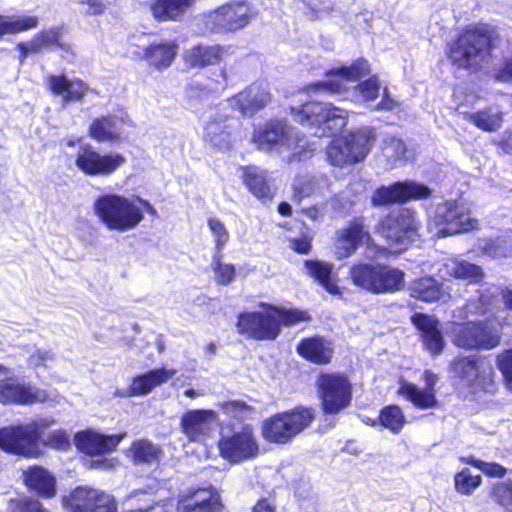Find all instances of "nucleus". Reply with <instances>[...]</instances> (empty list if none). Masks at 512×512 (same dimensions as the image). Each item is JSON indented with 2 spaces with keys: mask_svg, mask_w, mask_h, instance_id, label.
Returning a JSON list of instances; mask_svg holds the SVG:
<instances>
[{
  "mask_svg": "<svg viewBox=\"0 0 512 512\" xmlns=\"http://www.w3.org/2000/svg\"><path fill=\"white\" fill-rule=\"evenodd\" d=\"M499 39L497 30L489 24L467 27L450 45L449 59L460 68L478 67Z\"/></svg>",
  "mask_w": 512,
  "mask_h": 512,
  "instance_id": "1",
  "label": "nucleus"
},
{
  "mask_svg": "<svg viewBox=\"0 0 512 512\" xmlns=\"http://www.w3.org/2000/svg\"><path fill=\"white\" fill-rule=\"evenodd\" d=\"M94 213L109 231L118 233L134 230L144 219L139 200L115 193L99 196L94 202Z\"/></svg>",
  "mask_w": 512,
  "mask_h": 512,
  "instance_id": "2",
  "label": "nucleus"
},
{
  "mask_svg": "<svg viewBox=\"0 0 512 512\" xmlns=\"http://www.w3.org/2000/svg\"><path fill=\"white\" fill-rule=\"evenodd\" d=\"M54 423L55 419L44 417L25 424L4 426L0 428V449L12 455L39 458L43 455L42 433Z\"/></svg>",
  "mask_w": 512,
  "mask_h": 512,
  "instance_id": "3",
  "label": "nucleus"
},
{
  "mask_svg": "<svg viewBox=\"0 0 512 512\" xmlns=\"http://www.w3.org/2000/svg\"><path fill=\"white\" fill-rule=\"evenodd\" d=\"M294 120L304 127L315 128L314 135L324 137L340 132L347 123L348 113L331 103L310 102L300 109L291 108Z\"/></svg>",
  "mask_w": 512,
  "mask_h": 512,
  "instance_id": "4",
  "label": "nucleus"
},
{
  "mask_svg": "<svg viewBox=\"0 0 512 512\" xmlns=\"http://www.w3.org/2000/svg\"><path fill=\"white\" fill-rule=\"evenodd\" d=\"M420 222L416 212L400 208L389 213L381 222L379 232L393 253L405 250L418 237Z\"/></svg>",
  "mask_w": 512,
  "mask_h": 512,
  "instance_id": "5",
  "label": "nucleus"
},
{
  "mask_svg": "<svg viewBox=\"0 0 512 512\" xmlns=\"http://www.w3.org/2000/svg\"><path fill=\"white\" fill-rule=\"evenodd\" d=\"M254 141L258 147L265 151L277 150L278 152L292 151L288 157L291 162L295 159L302 160L308 157L304 150L303 139H300L292 127L283 121H271L254 133Z\"/></svg>",
  "mask_w": 512,
  "mask_h": 512,
  "instance_id": "6",
  "label": "nucleus"
},
{
  "mask_svg": "<svg viewBox=\"0 0 512 512\" xmlns=\"http://www.w3.org/2000/svg\"><path fill=\"white\" fill-rule=\"evenodd\" d=\"M314 418V411L304 407L278 413L264 421L262 427L263 437L273 443H288L305 430Z\"/></svg>",
  "mask_w": 512,
  "mask_h": 512,
  "instance_id": "7",
  "label": "nucleus"
},
{
  "mask_svg": "<svg viewBox=\"0 0 512 512\" xmlns=\"http://www.w3.org/2000/svg\"><path fill=\"white\" fill-rule=\"evenodd\" d=\"M374 140L375 134L370 128L334 139L326 148L327 160L331 165L338 167L360 162L369 153Z\"/></svg>",
  "mask_w": 512,
  "mask_h": 512,
  "instance_id": "8",
  "label": "nucleus"
},
{
  "mask_svg": "<svg viewBox=\"0 0 512 512\" xmlns=\"http://www.w3.org/2000/svg\"><path fill=\"white\" fill-rule=\"evenodd\" d=\"M254 17L246 1H231L204 15L206 27L212 32L236 31L245 27Z\"/></svg>",
  "mask_w": 512,
  "mask_h": 512,
  "instance_id": "9",
  "label": "nucleus"
},
{
  "mask_svg": "<svg viewBox=\"0 0 512 512\" xmlns=\"http://www.w3.org/2000/svg\"><path fill=\"white\" fill-rule=\"evenodd\" d=\"M317 386L325 414H337L350 405L352 386L344 375L322 374L317 380Z\"/></svg>",
  "mask_w": 512,
  "mask_h": 512,
  "instance_id": "10",
  "label": "nucleus"
},
{
  "mask_svg": "<svg viewBox=\"0 0 512 512\" xmlns=\"http://www.w3.org/2000/svg\"><path fill=\"white\" fill-rule=\"evenodd\" d=\"M218 448L221 456L232 463L254 458L259 452V446L250 425H243L240 429L230 432L223 431Z\"/></svg>",
  "mask_w": 512,
  "mask_h": 512,
  "instance_id": "11",
  "label": "nucleus"
},
{
  "mask_svg": "<svg viewBox=\"0 0 512 512\" xmlns=\"http://www.w3.org/2000/svg\"><path fill=\"white\" fill-rule=\"evenodd\" d=\"M433 221L443 225L439 230L443 236L470 232L479 229V221L471 215L468 207L457 201H445L437 205Z\"/></svg>",
  "mask_w": 512,
  "mask_h": 512,
  "instance_id": "12",
  "label": "nucleus"
},
{
  "mask_svg": "<svg viewBox=\"0 0 512 512\" xmlns=\"http://www.w3.org/2000/svg\"><path fill=\"white\" fill-rule=\"evenodd\" d=\"M454 373L475 390L493 392V368L482 358L459 357L452 364Z\"/></svg>",
  "mask_w": 512,
  "mask_h": 512,
  "instance_id": "13",
  "label": "nucleus"
},
{
  "mask_svg": "<svg viewBox=\"0 0 512 512\" xmlns=\"http://www.w3.org/2000/svg\"><path fill=\"white\" fill-rule=\"evenodd\" d=\"M68 512H116L114 498L103 491L90 487H77L63 498Z\"/></svg>",
  "mask_w": 512,
  "mask_h": 512,
  "instance_id": "14",
  "label": "nucleus"
},
{
  "mask_svg": "<svg viewBox=\"0 0 512 512\" xmlns=\"http://www.w3.org/2000/svg\"><path fill=\"white\" fill-rule=\"evenodd\" d=\"M124 156L118 153L100 154L91 145L84 144L79 148L75 164L84 174L89 176H108L125 163Z\"/></svg>",
  "mask_w": 512,
  "mask_h": 512,
  "instance_id": "15",
  "label": "nucleus"
},
{
  "mask_svg": "<svg viewBox=\"0 0 512 512\" xmlns=\"http://www.w3.org/2000/svg\"><path fill=\"white\" fill-rule=\"evenodd\" d=\"M499 341L498 331L484 323L469 322L453 330V343L464 349H492Z\"/></svg>",
  "mask_w": 512,
  "mask_h": 512,
  "instance_id": "16",
  "label": "nucleus"
},
{
  "mask_svg": "<svg viewBox=\"0 0 512 512\" xmlns=\"http://www.w3.org/2000/svg\"><path fill=\"white\" fill-rule=\"evenodd\" d=\"M369 73L368 62L364 59H359L349 67L331 70L326 75L327 80L309 85L308 91L337 93L341 90H347L350 83L361 81L363 78L367 77Z\"/></svg>",
  "mask_w": 512,
  "mask_h": 512,
  "instance_id": "17",
  "label": "nucleus"
},
{
  "mask_svg": "<svg viewBox=\"0 0 512 512\" xmlns=\"http://www.w3.org/2000/svg\"><path fill=\"white\" fill-rule=\"evenodd\" d=\"M431 189L414 181L396 182L388 186L378 188L372 202L375 206L388 205L408 200L427 199L431 196Z\"/></svg>",
  "mask_w": 512,
  "mask_h": 512,
  "instance_id": "18",
  "label": "nucleus"
},
{
  "mask_svg": "<svg viewBox=\"0 0 512 512\" xmlns=\"http://www.w3.org/2000/svg\"><path fill=\"white\" fill-rule=\"evenodd\" d=\"M48 396L45 390L29 382H20L16 377L0 380V403L16 405H32L43 403Z\"/></svg>",
  "mask_w": 512,
  "mask_h": 512,
  "instance_id": "19",
  "label": "nucleus"
},
{
  "mask_svg": "<svg viewBox=\"0 0 512 512\" xmlns=\"http://www.w3.org/2000/svg\"><path fill=\"white\" fill-rule=\"evenodd\" d=\"M238 331L257 340H273L278 336V322L273 307L265 312L243 313L238 318Z\"/></svg>",
  "mask_w": 512,
  "mask_h": 512,
  "instance_id": "20",
  "label": "nucleus"
},
{
  "mask_svg": "<svg viewBox=\"0 0 512 512\" xmlns=\"http://www.w3.org/2000/svg\"><path fill=\"white\" fill-rule=\"evenodd\" d=\"M270 100L271 95L266 88L253 84L222 102L221 109H230L243 116H252L267 106Z\"/></svg>",
  "mask_w": 512,
  "mask_h": 512,
  "instance_id": "21",
  "label": "nucleus"
},
{
  "mask_svg": "<svg viewBox=\"0 0 512 512\" xmlns=\"http://www.w3.org/2000/svg\"><path fill=\"white\" fill-rule=\"evenodd\" d=\"M218 492L209 488H188L179 495L178 512H221Z\"/></svg>",
  "mask_w": 512,
  "mask_h": 512,
  "instance_id": "22",
  "label": "nucleus"
},
{
  "mask_svg": "<svg viewBox=\"0 0 512 512\" xmlns=\"http://www.w3.org/2000/svg\"><path fill=\"white\" fill-rule=\"evenodd\" d=\"M370 234L363 220L357 219L338 230L335 237V255L339 260L352 256L359 246L368 242Z\"/></svg>",
  "mask_w": 512,
  "mask_h": 512,
  "instance_id": "23",
  "label": "nucleus"
},
{
  "mask_svg": "<svg viewBox=\"0 0 512 512\" xmlns=\"http://www.w3.org/2000/svg\"><path fill=\"white\" fill-rule=\"evenodd\" d=\"M218 417L213 410H188L180 419L182 433L194 442H200L212 431Z\"/></svg>",
  "mask_w": 512,
  "mask_h": 512,
  "instance_id": "24",
  "label": "nucleus"
},
{
  "mask_svg": "<svg viewBox=\"0 0 512 512\" xmlns=\"http://www.w3.org/2000/svg\"><path fill=\"white\" fill-rule=\"evenodd\" d=\"M228 111L231 110L221 109L220 103L205 125V140L220 149L229 148L232 142L234 126L231 123L232 118L227 113Z\"/></svg>",
  "mask_w": 512,
  "mask_h": 512,
  "instance_id": "25",
  "label": "nucleus"
},
{
  "mask_svg": "<svg viewBox=\"0 0 512 512\" xmlns=\"http://www.w3.org/2000/svg\"><path fill=\"white\" fill-rule=\"evenodd\" d=\"M126 432L106 436L93 430L77 433L74 438L76 447L83 453L94 455L113 451L120 441L126 437Z\"/></svg>",
  "mask_w": 512,
  "mask_h": 512,
  "instance_id": "26",
  "label": "nucleus"
},
{
  "mask_svg": "<svg viewBox=\"0 0 512 512\" xmlns=\"http://www.w3.org/2000/svg\"><path fill=\"white\" fill-rule=\"evenodd\" d=\"M425 387L420 388L415 384L403 382L399 393L421 409L433 408L437 405L434 386L438 380L436 374L429 370L424 372Z\"/></svg>",
  "mask_w": 512,
  "mask_h": 512,
  "instance_id": "27",
  "label": "nucleus"
},
{
  "mask_svg": "<svg viewBox=\"0 0 512 512\" xmlns=\"http://www.w3.org/2000/svg\"><path fill=\"white\" fill-rule=\"evenodd\" d=\"M438 272L441 278H454L468 284H480L485 278L481 266L460 258L445 259Z\"/></svg>",
  "mask_w": 512,
  "mask_h": 512,
  "instance_id": "28",
  "label": "nucleus"
},
{
  "mask_svg": "<svg viewBox=\"0 0 512 512\" xmlns=\"http://www.w3.org/2000/svg\"><path fill=\"white\" fill-rule=\"evenodd\" d=\"M411 320L421 331L425 348L433 355L440 354L445 346V342L439 329V321L434 316L422 313L414 314Z\"/></svg>",
  "mask_w": 512,
  "mask_h": 512,
  "instance_id": "29",
  "label": "nucleus"
},
{
  "mask_svg": "<svg viewBox=\"0 0 512 512\" xmlns=\"http://www.w3.org/2000/svg\"><path fill=\"white\" fill-rule=\"evenodd\" d=\"M225 54L219 45H195L183 52V60L190 68H205L218 64Z\"/></svg>",
  "mask_w": 512,
  "mask_h": 512,
  "instance_id": "30",
  "label": "nucleus"
},
{
  "mask_svg": "<svg viewBox=\"0 0 512 512\" xmlns=\"http://www.w3.org/2000/svg\"><path fill=\"white\" fill-rule=\"evenodd\" d=\"M297 352L306 360L323 365L331 361L333 346L323 337L315 336L303 339L297 346Z\"/></svg>",
  "mask_w": 512,
  "mask_h": 512,
  "instance_id": "31",
  "label": "nucleus"
},
{
  "mask_svg": "<svg viewBox=\"0 0 512 512\" xmlns=\"http://www.w3.org/2000/svg\"><path fill=\"white\" fill-rule=\"evenodd\" d=\"M48 85L51 91L62 97L64 104L80 101L88 92V86L81 80H70L66 76H50Z\"/></svg>",
  "mask_w": 512,
  "mask_h": 512,
  "instance_id": "32",
  "label": "nucleus"
},
{
  "mask_svg": "<svg viewBox=\"0 0 512 512\" xmlns=\"http://www.w3.org/2000/svg\"><path fill=\"white\" fill-rule=\"evenodd\" d=\"M176 374L175 369L160 368L135 377L129 388V396H142L155 387L168 382Z\"/></svg>",
  "mask_w": 512,
  "mask_h": 512,
  "instance_id": "33",
  "label": "nucleus"
},
{
  "mask_svg": "<svg viewBox=\"0 0 512 512\" xmlns=\"http://www.w3.org/2000/svg\"><path fill=\"white\" fill-rule=\"evenodd\" d=\"M404 272L387 265L376 264L373 294H389L403 289Z\"/></svg>",
  "mask_w": 512,
  "mask_h": 512,
  "instance_id": "34",
  "label": "nucleus"
},
{
  "mask_svg": "<svg viewBox=\"0 0 512 512\" xmlns=\"http://www.w3.org/2000/svg\"><path fill=\"white\" fill-rule=\"evenodd\" d=\"M124 121L116 116L95 119L89 128V135L97 142H114L120 138Z\"/></svg>",
  "mask_w": 512,
  "mask_h": 512,
  "instance_id": "35",
  "label": "nucleus"
},
{
  "mask_svg": "<svg viewBox=\"0 0 512 512\" xmlns=\"http://www.w3.org/2000/svg\"><path fill=\"white\" fill-rule=\"evenodd\" d=\"M409 291L411 297L424 302L446 301L450 297L443 290L442 284L432 277L414 280L409 287Z\"/></svg>",
  "mask_w": 512,
  "mask_h": 512,
  "instance_id": "36",
  "label": "nucleus"
},
{
  "mask_svg": "<svg viewBox=\"0 0 512 512\" xmlns=\"http://www.w3.org/2000/svg\"><path fill=\"white\" fill-rule=\"evenodd\" d=\"M25 484L40 496L50 498L55 495V478L41 466L29 467L24 472Z\"/></svg>",
  "mask_w": 512,
  "mask_h": 512,
  "instance_id": "37",
  "label": "nucleus"
},
{
  "mask_svg": "<svg viewBox=\"0 0 512 512\" xmlns=\"http://www.w3.org/2000/svg\"><path fill=\"white\" fill-rule=\"evenodd\" d=\"M127 456L134 464H155L163 456V450L148 439H139L127 450Z\"/></svg>",
  "mask_w": 512,
  "mask_h": 512,
  "instance_id": "38",
  "label": "nucleus"
},
{
  "mask_svg": "<svg viewBox=\"0 0 512 512\" xmlns=\"http://www.w3.org/2000/svg\"><path fill=\"white\" fill-rule=\"evenodd\" d=\"M177 52L178 44L175 41H168L150 45L145 51V56L151 66L161 70L172 64Z\"/></svg>",
  "mask_w": 512,
  "mask_h": 512,
  "instance_id": "39",
  "label": "nucleus"
},
{
  "mask_svg": "<svg viewBox=\"0 0 512 512\" xmlns=\"http://www.w3.org/2000/svg\"><path fill=\"white\" fill-rule=\"evenodd\" d=\"M464 118L485 132H495L501 128L503 123V113L497 107L467 112L464 113Z\"/></svg>",
  "mask_w": 512,
  "mask_h": 512,
  "instance_id": "40",
  "label": "nucleus"
},
{
  "mask_svg": "<svg viewBox=\"0 0 512 512\" xmlns=\"http://www.w3.org/2000/svg\"><path fill=\"white\" fill-rule=\"evenodd\" d=\"M304 267L307 275L314 278L328 293L333 295L341 294L338 285L330 279L333 269L332 264L318 260H306Z\"/></svg>",
  "mask_w": 512,
  "mask_h": 512,
  "instance_id": "41",
  "label": "nucleus"
},
{
  "mask_svg": "<svg viewBox=\"0 0 512 512\" xmlns=\"http://www.w3.org/2000/svg\"><path fill=\"white\" fill-rule=\"evenodd\" d=\"M194 0H156L151 5L153 16L159 21L178 20Z\"/></svg>",
  "mask_w": 512,
  "mask_h": 512,
  "instance_id": "42",
  "label": "nucleus"
},
{
  "mask_svg": "<svg viewBox=\"0 0 512 512\" xmlns=\"http://www.w3.org/2000/svg\"><path fill=\"white\" fill-rule=\"evenodd\" d=\"M243 178L246 186L257 198L270 197L271 188L266 171L255 166L247 167Z\"/></svg>",
  "mask_w": 512,
  "mask_h": 512,
  "instance_id": "43",
  "label": "nucleus"
},
{
  "mask_svg": "<svg viewBox=\"0 0 512 512\" xmlns=\"http://www.w3.org/2000/svg\"><path fill=\"white\" fill-rule=\"evenodd\" d=\"M38 18L31 15H0V37L35 28Z\"/></svg>",
  "mask_w": 512,
  "mask_h": 512,
  "instance_id": "44",
  "label": "nucleus"
},
{
  "mask_svg": "<svg viewBox=\"0 0 512 512\" xmlns=\"http://www.w3.org/2000/svg\"><path fill=\"white\" fill-rule=\"evenodd\" d=\"M376 264L356 263L348 272L354 286L373 294Z\"/></svg>",
  "mask_w": 512,
  "mask_h": 512,
  "instance_id": "45",
  "label": "nucleus"
},
{
  "mask_svg": "<svg viewBox=\"0 0 512 512\" xmlns=\"http://www.w3.org/2000/svg\"><path fill=\"white\" fill-rule=\"evenodd\" d=\"M477 248L492 258H506L512 255V237L501 236L494 239H479Z\"/></svg>",
  "mask_w": 512,
  "mask_h": 512,
  "instance_id": "46",
  "label": "nucleus"
},
{
  "mask_svg": "<svg viewBox=\"0 0 512 512\" xmlns=\"http://www.w3.org/2000/svg\"><path fill=\"white\" fill-rule=\"evenodd\" d=\"M382 154L386 158L387 164L391 166H396L398 162L409 160L413 156L406 144L396 137L385 138Z\"/></svg>",
  "mask_w": 512,
  "mask_h": 512,
  "instance_id": "47",
  "label": "nucleus"
},
{
  "mask_svg": "<svg viewBox=\"0 0 512 512\" xmlns=\"http://www.w3.org/2000/svg\"><path fill=\"white\" fill-rule=\"evenodd\" d=\"M156 503L152 493L147 491H134L124 501L126 512H149Z\"/></svg>",
  "mask_w": 512,
  "mask_h": 512,
  "instance_id": "48",
  "label": "nucleus"
},
{
  "mask_svg": "<svg viewBox=\"0 0 512 512\" xmlns=\"http://www.w3.org/2000/svg\"><path fill=\"white\" fill-rule=\"evenodd\" d=\"M223 412L238 421H245L249 419H254L258 416L259 412L257 409L242 400H234L223 403L222 405Z\"/></svg>",
  "mask_w": 512,
  "mask_h": 512,
  "instance_id": "49",
  "label": "nucleus"
},
{
  "mask_svg": "<svg viewBox=\"0 0 512 512\" xmlns=\"http://www.w3.org/2000/svg\"><path fill=\"white\" fill-rule=\"evenodd\" d=\"M381 425L394 434H398L406 422L402 410L398 406H387L383 408L379 415Z\"/></svg>",
  "mask_w": 512,
  "mask_h": 512,
  "instance_id": "50",
  "label": "nucleus"
},
{
  "mask_svg": "<svg viewBox=\"0 0 512 512\" xmlns=\"http://www.w3.org/2000/svg\"><path fill=\"white\" fill-rule=\"evenodd\" d=\"M219 90L218 86H212L199 81L191 82L186 87V98L191 106H197L203 100L210 97L211 94Z\"/></svg>",
  "mask_w": 512,
  "mask_h": 512,
  "instance_id": "51",
  "label": "nucleus"
},
{
  "mask_svg": "<svg viewBox=\"0 0 512 512\" xmlns=\"http://www.w3.org/2000/svg\"><path fill=\"white\" fill-rule=\"evenodd\" d=\"M455 489L457 492L470 495L481 484L480 475H473L469 468L462 469L455 475Z\"/></svg>",
  "mask_w": 512,
  "mask_h": 512,
  "instance_id": "52",
  "label": "nucleus"
},
{
  "mask_svg": "<svg viewBox=\"0 0 512 512\" xmlns=\"http://www.w3.org/2000/svg\"><path fill=\"white\" fill-rule=\"evenodd\" d=\"M207 224L210 232L213 235L216 253H221V251L229 241V231L224 225V223L220 221L218 218H209Z\"/></svg>",
  "mask_w": 512,
  "mask_h": 512,
  "instance_id": "53",
  "label": "nucleus"
},
{
  "mask_svg": "<svg viewBox=\"0 0 512 512\" xmlns=\"http://www.w3.org/2000/svg\"><path fill=\"white\" fill-rule=\"evenodd\" d=\"M7 509L8 512H50L40 501L30 497L11 499Z\"/></svg>",
  "mask_w": 512,
  "mask_h": 512,
  "instance_id": "54",
  "label": "nucleus"
},
{
  "mask_svg": "<svg viewBox=\"0 0 512 512\" xmlns=\"http://www.w3.org/2000/svg\"><path fill=\"white\" fill-rule=\"evenodd\" d=\"M491 496L492 499L507 512H512V481L496 484L492 490Z\"/></svg>",
  "mask_w": 512,
  "mask_h": 512,
  "instance_id": "55",
  "label": "nucleus"
},
{
  "mask_svg": "<svg viewBox=\"0 0 512 512\" xmlns=\"http://www.w3.org/2000/svg\"><path fill=\"white\" fill-rule=\"evenodd\" d=\"M380 88L381 86L376 76L370 77L354 86L355 93L364 101L376 99Z\"/></svg>",
  "mask_w": 512,
  "mask_h": 512,
  "instance_id": "56",
  "label": "nucleus"
},
{
  "mask_svg": "<svg viewBox=\"0 0 512 512\" xmlns=\"http://www.w3.org/2000/svg\"><path fill=\"white\" fill-rule=\"evenodd\" d=\"M220 258L221 253H216L212 263L215 279L219 284L227 285L234 279L235 268L231 264H222Z\"/></svg>",
  "mask_w": 512,
  "mask_h": 512,
  "instance_id": "57",
  "label": "nucleus"
},
{
  "mask_svg": "<svg viewBox=\"0 0 512 512\" xmlns=\"http://www.w3.org/2000/svg\"><path fill=\"white\" fill-rule=\"evenodd\" d=\"M316 182L313 177L301 176L293 184V200L300 202L303 198L312 195L315 191Z\"/></svg>",
  "mask_w": 512,
  "mask_h": 512,
  "instance_id": "58",
  "label": "nucleus"
},
{
  "mask_svg": "<svg viewBox=\"0 0 512 512\" xmlns=\"http://www.w3.org/2000/svg\"><path fill=\"white\" fill-rule=\"evenodd\" d=\"M275 320L278 322V332L280 331L281 324L293 325L307 319L306 312L297 310H281L273 307Z\"/></svg>",
  "mask_w": 512,
  "mask_h": 512,
  "instance_id": "59",
  "label": "nucleus"
},
{
  "mask_svg": "<svg viewBox=\"0 0 512 512\" xmlns=\"http://www.w3.org/2000/svg\"><path fill=\"white\" fill-rule=\"evenodd\" d=\"M462 460L465 463L470 464V465L480 469L483 473H485L486 475H488L490 477L501 478L506 473V469L497 463L484 462V461L475 459L472 456L463 458Z\"/></svg>",
  "mask_w": 512,
  "mask_h": 512,
  "instance_id": "60",
  "label": "nucleus"
},
{
  "mask_svg": "<svg viewBox=\"0 0 512 512\" xmlns=\"http://www.w3.org/2000/svg\"><path fill=\"white\" fill-rule=\"evenodd\" d=\"M35 41L38 44V50L41 51L44 48H50L53 46L62 47L59 38V32L56 29H50L43 31L34 36Z\"/></svg>",
  "mask_w": 512,
  "mask_h": 512,
  "instance_id": "61",
  "label": "nucleus"
},
{
  "mask_svg": "<svg viewBox=\"0 0 512 512\" xmlns=\"http://www.w3.org/2000/svg\"><path fill=\"white\" fill-rule=\"evenodd\" d=\"M497 366L502 372L508 388L512 390V350H507L497 357Z\"/></svg>",
  "mask_w": 512,
  "mask_h": 512,
  "instance_id": "62",
  "label": "nucleus"
},
{
  "mask_svg": "<svg viewBox=\"0 0 512 512\" xmlns=\"http://www.w3.org/2000/svg\"><path fill=\"white\" fill-rule=\"evenodd\" d=\"M43 444L54 449L65 450L70 445L69 435L64 430H55L47 436Z\"/></svg>",
  "mask_w": 512,
  "mask_h": 512,
  "instance_id": "63",
  "label": "nucleus"
},
{
  "mask_svg": "<svg viewBox=\"0 0 512 512\" xmlns=\"http://www.w3.org/2000/svg\"><path fill=\"white\" fill-rule=\"evenodd\" d=\"M55 358L56 355L52 350L37 349L28 357V364L33 368L47 367L48 362L54 361Z\"/></svg>",
  "mask_w": 512,
  "mask_h": 512,
  "instance_id": "64",
  "label": "nucleus"
}]
</instances>
